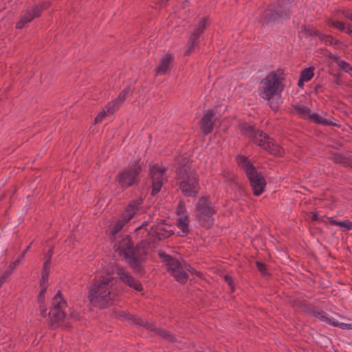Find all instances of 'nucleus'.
<instances>
[{
  "mask_svg": "<svg viewBox=\"0 0 352 352\" xmlns=\"http://www.w3.org/2000/svg\"><path fill=\"white\" fill-rule=\"evenodd\" d=\"M319 87H320V86L318 85V86H316V89H319Z\"/></svg>",
  "mask_w": 352,
  "mask_h": 352,
  "instance_id": "nucleus-61",
  "label": "nucleus"
},
{
  "mask_svg": "<svg viewBox=\"0 0 352 352\" xmlns=\"http://www.w3.org/2000/svg\"><path fill=\"white\" fill-rule=\"evenodd\" d=\"M160 256L164 258V262L165 263L168 272H169L177 282L182 284H184L187 282L189 274H192L196 272L184 260H178L164 253H160Z\"/></svg>",
  "mask_w": 352,
  "mask_h": 352,
  "instance_id": "nucleus-6",
  "label": "nucleus"
},
{
  "mask_svg": "<svg viewBox=\"0 0 352 352\" xmlns=\"http://www.w3.org/2000/svg\"><path fill=\"white\" fill-rule=\"evenodd\" d=\"M346 32L349 34H352V28L348 26Z\"/></svg>",
  "mask_w": 352,
  "mask_h": 352,
  "instance_id": "nucleus-57",
  "label": "nucleus"
},
{
  "mask_svg": "<svg viewBox=\"0 0 352 352\" xmlns=\"http://www.w3.org/2000/svg\"><path fill=\"white\" fill-rule=\"evenodd\" d=\"M166 168L157 165L150 166L149 176L152 181V195L158 193L162 185L167 182Z\"/></svg>",
  "mask_w": 352,
  "mask_h": 352,
  "instance_id": "nucleus-12",
  "label": "nucleus"
},
{
  "mask_svg": "<svg viewBox=\"0 0 352 352\" xmlns=\"http://www.w3.org/2000/svg\"><path fill=\"white\" fill-rule=\"evenodd\" d=\"M67 307V302L64 300L60 291L55 294L52 300V307L48 314L49 325L52 329H56L63 326V328L69 327L67 322L63 323V320L66 317L65 309Z\"/></svg>",
  "mask_w": 352,
  "mask_h": 352,
  "instance_id": "nucleus-7",
  "label": "nucleus"
},
{
  "mask_svg": "<svg viewBox=\"0 0 352 352\" xmlns=\"http://www.w3.org/2000/svg\"><path fill=\"white\" fill-rule=\"evenodd\" d=\"M115 273L118 278L128 287L141 292L143 290L140 281L133 277L131 274L123 267L118 266L115 269Z\"/></svg>",
  "mask_w": 352,
  "mask_h": 352,
  "instance_id": "nucleus-13",
  "label": "nucleus"
},
{
  "mask_svg": "<svg viewBox=\"0 0 352 352\" xmlns=\"http://www.w3.org/2000/svg\"><path fill=\"white\" fill-rule=\"evenodd\" d=\"M293 109L296 113L302 118H309L310 116L311 111L307 107L294 105L293 106Z\"/></svg>",
  "mask_w": 352,
  "mask_h": 352,
  "instance_id": "nucleus-25",
  "label": "nucleus"
},
{
  "mask_svg": "<svg viewBox=\"0 0 352 352\" xmlns=\"http://www.w3.org/2000/svg\"><path fill=\"white\" fill-rule=\"evenodd\" d=\"M45 292H46V287H43V288H42V289L41 290V292L38 294V302L40 304H42L44 302V294H45Z\"/></svg>",
  "mask_w": 352,
  "mask_h": 352,
  "instance_id": "nucleus-45",
  "label": "nucleus"
},
{
  "mask_svg": "<svg viewBox=\"0 0 352 352\" xmlns=\"http://www.w3.org/2000/svg\"><path fill=\"white\" fill-rule=\"evenodd\" d=\"M147 225H148L147 221H144L140 226H139L138 228H137L135 229V232L137 234L140 233L144 228V227L146 226Z\"/></svg>",
  "mask_w": 352,
  "mask_h": 352,
  "instance_id": "nucleus-49",
  "label": "nucleus"
},
{
  "mask_svg": "<svg viewBox=\"0 0 352 352\" xmlns=\"http://www.w3.org/2000/svg\"><path fill=\"white\" fill-rule=\"evenodd\" d=\"M327 22L329 26L336 28L340 31H343L345 30V25L342 22L337 21H332L330 19H329L327 21Z\"/></svg>",
  "mask_w": 352,
  "mask_h": 352,
  "instance_id": "nucleus-33",
  "label": "nucleus"
},
{
  "mask_svg": "<svg viewBox=\"0 0 352 352\" xmlns=\"http://www.w3.org/2000/svg\"><path fill=\"white\" fill-rule=\"evenodd\" d=\"M223 176L229 181L234 180L235 177V175L233 173L229 171H224L223 173Z\"/></svg>",
  "mask_w": 352,
  "mask_h": 352,
  "instance_id": "nucleus-44",
  "label": "nucleus"
},
{
  "mask_svg": "<svg viewBox=\"0 0 352 352\" xmlns=\"http://www.w3.org/2000/svg\"><path fill=\"white\" fill-rule=\"evenodd\" d=\"M174 65L173 54L168 52L160 59L159 63L155 67V76L168 75Z\"/></svg>",
  "mask_w": 352,
  "mask_h": 352,
  "instance_id": "nucleus-17",
  "label": "nucleus"
},
{
  "mask_svg": "<svg viewBox=\"0 0 352 352\" xmlns=\"http://www.w3.org/2000/svg\"><path fill=\"white\" fill-rule=\"evenodd\" d=\"M312 315L314 317L318 318V320L325 322L327 324H331L332 320L328 318L325 313L322 310L316 309L312 311Z\"/></svg>",
  "mask_w": 352,
  "mask_h": 352,
  "instance_id": "nucleus-28",
  "label": "nucleus"
},
{
  "mask_svg": "<svg viewBox=\"0 0 352 352\" xmlns=\"http://www.w3.org/2000/svg\"><path fill=\"white\" fill-rule=\"evenodd\" d=\"M342 14L344 16V17L352 21V13L349 11H342Z\"/></svg>",
  "mask_w": 352,
  "mask_h": 352,
  "instance_id": "nucleus-51",
  "label": "nucleus"
},
{
  "mask_svg": "<svg viewBox=\"0 0 352 352\" xmlns=\"http://www.w3.org/2000/svg\"><path fill=\"white\" fill-rule=\"evenodd\" d=\"M314 76V68L308 67L307 69H303L300 72V78L305 80V81L310 80Z\"/></svg>",
  "mask_w": 352,
  "mask_h": 352,
  "instance_id": "nucleus-30",
  "label": "nucleus"
},
{
  "mask_svg": "<svg viewBox=\"0 0 352 352\" xmlns=\"http://www.w3.org/2000/svg\"><path fill=\"white\" fill-rule=\"evenodd\" d=\"M338 65L339 66V67L344 70L345 72H347V73H350L351 72H352V67L346 61H344V60H340V61H338Z\"/></svg>",
  "mask_w": 352,
  "mask_h": 352,
  "instance_id": "nucleus-38",
  "label": "nucleus"
},
{
  "mask_svg": "<svg viewBox=\"0 0 352 352\" xmlns=\"http://www.w3.org/2000/svg\"><path fill=\"white\" fill-rule=\"evenodd\" d=\"M174 233L172 226L165 223V221L162 220L156 225L153 226L150 231L146 232V235L149 234L156 237L158 240L162 241L168 238Z\"/></svg>",
  "mask_w": 352,
  "mask_h": 352,
  "instance_id": "nucleus-16",
  "label": "nucleus"
},
{
  "mask_svg": "<svg viewBox=\"0 0 352 352\" xmlns=\"http://www.w3.org/2000/svg\"><path fill=\"white\" fill-rule=\"evenodd\" d=\"M149 242L142 240L135 247L133 246L129 235L121 239L116 240L113 248L126 260L128 265L135 272L140 274L144 273L143 264L146 261Z\"/></svg>",
  "mask_w": 352,
  "mask_h": 352,
  "instance_id": "nucleus-2",
  "label": "nucleus"
},
{
  "mask_svg": "<svg viewBox=\"0 0 352 352\" xmlns=\"http://www.w3.org/2000/svg\"><path fill=\"white\" fill-rule=\"evenodd\" d=\"M311 219L313 221H317L318 219V215L317 213H312Z\"/></svg>",
  "mask_w": 352,
  "mask_h": 352,
  "instance_id": "nucleus-56",
  "label": "nucleus"
},
{
  "mask_svg": "<svg viewBox=\"0 0 352 352\" xmlns=\"http://www.w3.org/2000/svg\"><path fill=\"white\" fill-rule=\"evenodd\" d=\"M143 199L140 197L131 201L126 207L120 218L118 219L111 228V234L116 240V234L122 229L124 226L129 222L138 210L139 206L142 204Z\"/></svg>",
  "mask_w": 352,
  "mask_h": 352,
  "instance_id": "nucleus-10",
  "label": "nucleus"
},
{
  "mask_svg": "<svg viewBox=\"0 0 352 352\" xmlns=\"http://www.w3.org/2000/svg\"><path fill=\"white\" fill-rule=\"evenodd\" d=\"M116 280L109 275L99 276L89 287L87 298L95 307L104 309L111 306L117 297Z\"/></svg>",
  "mask_w": 352,
  "mask_h": 352,
  "instance_id": "nucleus-1",
  "label": "nucleus"
},
{
  "mask_svg": "<svg viewBox=\"0 0 352 352\" xmlns=\"http://www.w3.org/2000/svg\"><path fill=\"white\" fill-rule=\"evenodd\" d=\"M339 81H340L339 78H336L335 82L338 85L339 84Z\"/></svg>",
  "mask_w": 352,
  "mask_h": 352,
  "instance_id": "nucleus-59",
  "label": "nucleus"
},
{
  "mask_svg": "<svg viewBox=\"0 0 352 352\" xmlns=\"http://www.w3.org/2000/svg\"><path fill=\"white\" fill-rule=\"evenodd\" d=\"M304 31L309 36H318V38L320 39L321 36L323 35V34H321L318 30H313V29H311V28H307V27H305Z\"/></svg>",
  "mask_w": 352,
  "mask_h": 352,
  "instance_id": "nucleus-39",
  "label": "nucleus"
},
{
  "mask_svg": "<svg viewBox=\"0 0 352 352\" xmlns=\"http://www.w3.org/2000/svg\"><path fill=\"white\" fill-rule=\"evenodd\" d=\"M239 166L245 172L248 178L253 193L258 196L263 192L266 187V181L261 172H258L255 166L244 156H238Z\"/></svg>",
  "mask_w": 352,
  "mask_h": 352,
  "instance_id": "nucleus-5",
  "label": "nucleus"
},
{
  "mask_svg": "<svg viewBox=\"0 0 352 352\" xmlns=\"http://www.w3.org/2000/svg\"><path fill=\"white\" fill-rule=\"evenodd\" d=\"M144 169L143 164L139 160L129 163L127 167L122 169L115 177V183L122 190L138 186L140 182V175Z\"/></svg>",
  "mask_w": 352,
  "mask_h": 352,
  "instance_id": "nucleus-4",
  "label": "nucleus"
},
{
  "mask_svg": "<svg viewBox=\"0 0 352 352\" xmlns=\"http://www.w3.org/2000/svg\"><path fill=\"white\" fill-rule=\"evenodd\" d=\"M30 248V245H28L25 250L19 256L18 258L16 261H19V263H21V261L24 258L26 252L29 250Z\"/></svg>",
  "mask_w": 352,
  "mask_h": 352,
  "instance_id": "nucleus-48",
  "label": "nucleus"
},
{
  "mask_svg": "<svg viewBox=\"0 0 352 352\" xmlns=\"http://www.w3.org/2000/svg\"><path fill=\"white\" fill-rule=\"evenodd\" d=\"M116 318L120 320H127L130 323L138 326H142L146 329L153 331L156 335L160 336L168 342H173L175 341L174 336L170 332L164 329L157 328L153 324L144 320L143 318H139L137 316L131 315L124 311H120L116 313Z\"/></svg>",
  "mask_w": 352,
  "mask_h": 352,
  "instance_id": "nucleus-8",
  "label": "nucleus"
},
{
  "mask_svg": "<svg viewBox=\"0 0 352 352\" xmlns=\"http://www.w3.org/2000/svg\"><path fill=\"white\" fill-rule=\"evenodd\" d=\"M50 6V2L43 1L32 8V10H27L22 16L20 21L16 23L17 29H22L25 24L31 22L34 18L39 17L43 10Z\"/></svg>",
  "mask_w": 352,
  "mask_h": 352,
  "instance_id": "nucleus-14",
  "label": "nucleus"
},
{
  "mask_svg": "<svg viewBox=\"0 0 352 352\" xmlns=\"http://www.w3.org/2000/svg\"><path fill=\"white\" fill-rule=\"evenodd\" d=\"M253 141L274 155L279 156L283 153V148L261 131L258 130L256 133L254 134Z\"/></svg>",
  "mask_w": 352,
  "mask_h": 352,
  "instance_id": "nucleus-11",
  "label": "nucleus"
},
{
  "mask_svg": "<svg viewBox=\"0 0 352 352\" xmlns=\"http://www.w3.org/2000/svg\"><path fill=\"white\" fill-rule=\"evenodd\" d=\"M107 114H109V112L107 111V109L104 107V109H103L102 111H101L98 115L96 117L95 120H94V123L96 124L99 122H101L104 118L105 116L107 115Z\"/></svg>",
  "mask_w": 352,
  "mask_h": 352,
  "instance_id": "nucleus-40",
  "label": "nucleus"
},
{
  "mask_svg": "<svg viewBox=\"0 0 352 352\" xmlns=\"http://www.w3.org/2000/svg\"><path fill=\"white\" fill-rule=\"evenodd\" d=\"M177 226L180 230L179 236H186L189 232V220L188 216L179 217L177 220Z\"/></svg>",
  "mask_w": 352,
  "mask_h": 352,
  "instance_id": "nucleus-23",
  "label": "nucleus"
},
{
  "mask_svg": "<svg viewBox=\"0 0 352 352\" xmlns=\"http://www.w3.org/2000/svg\"><path fill=\"white\" fill-rule=\"evenodd\" d=\"M53 254V248H50L45 255V262L51 263V259Z\"/></svg>",
  "mask_w": 352,
  "mask_h": 352,
  "instance_id": "nucleus-46",
  "label": "nucleus"
},
{
  "mask_svg": "<svg viewBox=\"0 0 352 352\" xmlns=\"http://www.w3.org/2000/svg\"><path fill=\"white\" fill-rule=\"evenodd\" d=\"M129 89H124L122 90L118 96L117 98L113 100L111 102L108 103L105 108L107 109V111L109 114H113L116 111H117L120 106L124 102L128 94H129Z\"/></svg>",
  "mask_w": 352,
  "mask_h": 352,
  "instance_id": "nucleus-21",
  "label": "nucleus"
},
{
  "mask_svg": "<svg viewBox=\"0 0 352 352\" xmlns=\"http://www.w3.org/2000/svg\"><path fill=\"white\" fill-rule=\"evenodd\" d=\"M208 22L207 18H203L199 23L198 27L194 30V32L199 35L204 33L206 27L208 26Z\"/></svg>",
  "mask_w": 352,
  "mask_h": 352,
  "instance_id": "nucleus-31",
  "label": "nucleus"
},
{
  "mask_svg": "<svg viewBox=\"0 0 352 352\" xmlns=\"http://www.w3.org/2000/svg\"><path fill=\"white\" fill-rule=\"evenodd\" d=\"M331 324L335 327H340L342 329H352L351 324H347L344 322H338L332 320Z\"/></svg>",
  "mask_w": 352,
  "mask_h": 352,
  "instance_id": "nucleus-42",
  "label": "nucleus"
},
{
  "mask_svg": "<svg viewBox=\"0 0 352 352\" xmlns=\"http://www.w3.org/2000/svg\"><path fill=\"white\" fill-rule=\"evenodd\" d=\"M346 166L352 168V158H349V162L347 163Z\"/></svg>",
  "mask_w": 352,
  "mask_h": 352,
  "instance_id": "nucleus-58",
  "label": "nucleus"
},
{
  "mask_svg": "<svg viewBox=\"0 0 352 352\" xmlns=\"http://www.w3.org/2000/svg\"><path fill=\"white\" fill-rule=\"evenodd\" d=\"M47 279L44 280V279L43 278V275H41V281H40L41 287H42L43 288V287H45L44 286V285L46 283V282H47Z\"/></svg>",
  "mask_w": 352,
  "mask_h": 352,
  "instance_id": "nucleus-55",
  "label": "nucleus"
},
{
  "mask_svg": "<svg viewBox=\"0 0 352 352\" xmlns=\"http://www.w3.org/2000/svg\"><path fill=\"white\" fill-rule=\"evenodd\" d=\"M309 119L313 120L314 122L317 124H320L326 126L332 125L331 121L326 120L325 118L321 117L319 114L316 113H310Z\"/></svg>",
  "mask_w": 352,
  "mask_h": 352,
  "instance_id": "nucleus-27",
  "label": "nucleus"
},
{
  "mask_svg": "<svg viewBox=\"0 0 352 352\" xmlns=\"http://www.w3.org/2000/svg\"><path fill=\"white\" fill-rule=\"evenodd\" d=\"M178 184L182 194L186 197H195L199 192V181L194 180L193 178L188 183L182 181L178 182Z\"/></svg>",
  "mask_w": 352,
  "mask_h": 352,
  "instance_id": "nucleus-19",
  "label": "nucleus"
},
{
  "mask_svg": "<svg viewBox=\"0 0 352 352\" xmlns=\"http://www.w3.org/2000/svg\"><path fill=\"white\" fill-rule=\"evenodd\" d=\"M284 80L282 69L270 72L261 80V86L258 90L259 96L270 101L274 96L280 95L285 87L283 83Z\"/></svg>",
  "mask_w": 352,
  "mask_h": 352,
  "instance_id": "nucleus-3",
  "label": "nucleus"
},
{
  "mask_svg": "<svg viewBox=\"0 0 352 352\" xmlns=\"http://www.w3.org/2000/svg\"><path fill=\"white\" fill-rule=\"evenodd\" d=\"M256 265L258 270H259V272L262 274H263V275L268 274V272H267V267H266L265 264H264L263 263H261L260 261H256Z\"/></svg>",
  "mask_w": 352,
  "mask_h": 352,
  "instance_id": "nucleus-41",
  "label": "nucleus"
},
{
  "mask_svg": "<svg viewBox=\"0 0 352 352\" xmlns=\"http://www.w3.org/2000/svg\"><path fill=\"white\" fill-rule=\"evenodd\" d=\"M39 310H40V312H41V314L43 316H46V311H47V309L45 306H42L41 305L40 307H39Z\"/></svg>",
  "mask_w": 352,
  "mask_h": 352,
  "instance_id": "nucleus-53",
  "label": "nucleus"
},
{
  "mask_svg": "<svg viewBox=\"0 0 352 352\" xmlns=\"http://www.w3.org/2000/svg\"><path fill=\"white\" fill-rule=\"evenodd\" d=\"M195 212L196 218L201 226L210 227L212 224V216L216 213V210L211 204L208 197L204 196L198 200Z\"/></svg>",
  "mask_w": 352,
  "mask_h": 352,
  "instance_id": "nucleus-9",
  "label": "nucleus"
},
{
  "mask_svg": "<svg viewBox=\"0 0 352 352\" xmlns=\"http://www.w3.org/2000/svg\"><path fill=\"white\" fill-rule=\"evenodd\" d=\"M168 1L169 0H159L158 2L157 3V4L158 6H160V8H162V7L165 6L167 4Z\"/></svg>",
  "mask_w": 352,
  "mask_h": 352,
  "instance_id": "nucleus-52",
  "label": "nucleus"
},
{
  "mask_svg": "<svg viewBox=\"0 0 352 352\" xmlns=\"http://www.w3.org/2000/svg\"><path fill=\"white\" fill-rule=\"evenodd\" d=\"M304 82H306V81L300 77L298 82V86L299 87H302L304 85Z\"/></svg>",
  "mask_w": 352,
  "mask_h": 352,
  "instance_id": "nucleus-54",
  "label": "nucleus"
},
{
  "mask_svg": "<svg viewBox=\"0 0 352 352\" xmlns=\"http://www.w3.org/2000/svg\"><path fill=\"white\" fill-rule=\"evenodd\" d=\"M320 40L324 41L326 44L329 43L330 45H336L339 43V41L333 38L329 35H322L320 37Z\"/></svg>",
  "mask_w": 352,
  "mask_h": 352,
  "instance_id": "nucleus-34",
  "label": "nucleus"
},
{
  "mask_svg": "<svg viewBox=\"0 0 352 352\" xmlns=\"http://www.w3.org/2000/svg\"><path fill=\"white\" fill-rule=\"evenodd\" d=\"M186 209L185 207V204L183 201H179L176 213L179 217H182L183 216H187L186 214Z\"/></svg>",
  "mask_w": 352,
  "mask_h": 352,
  "instance_id": "nucleus-36",
  "label": "nucleus"
},
{
  "mask_svg": "<svg viewBox=\"0 0 352 352\" xmlns=\"http://www.w3.org/2000/svg\"><path fill=\"white\" fill-rule=\"evenodd\" d=\"M50 264H51V263H48V262H44V263H43L41 275H43V278L44 280L48 279V276H49L50 271Z\"/></svg>",
  "mask_w": 352,
  "mask_h": 352,
  "instance_id": "nucleus-37",
  "label": "nucleus"
},
{
  "mask_svg": "<svg viewBox=\"0 0 352 352\" xmlns=\"http://www.w3.org/2000/svg\"><path fill=\"white\" fill-rule=\"evenodd\" d=\"M270 106L275 111L278 109V104L276 102L271 101L270 102Z\"/></svg>",
  "mask_w": 352,
  "mask_h": 352,
  "instance_id": "nucleus-50",
  "label": "nucleus"
},
{
  "mask_svg": "<svg viewBox=\"0 0 352 352\" xmlns=\"http://www.w3.org/2000/svg\"><path fill=\"white\" fill-rule=\"evenodd\" d=\"M199 36L200 35L194 32L190 34L187 44L188 47L185 52L186 55L189 56L191 54L194 52L195 49L199 46Z\"/></svg>",
  "mask_w": 352,
  "mask_h": 352,
  "instance_id": "nucleus-22",
  "label": "nucleus"
},
{
  "mask_svg": "<svg viewBox=\"0 0 352 352\" xmlns=\"http://www.w3.org/2000/svg\"><path fill=\"white\" fill-rule=\"evenodd\" d=\"M191 177H192V179L193 178L194 180L199 181L198 176L196 174V173H190L189 175H188L178 177L177 180H178V182L184 181L185 182L188 183V182H190V180H191Z\"/></svg>",
  "mask_w": 352,
  "mask_h": 352,
  "instance_id": "nucleus-35",
  "label": "nucleus"
},
{
  "mask_svg": "<svg viewBox=\"0 0 352 352\" xmlns=\"http://www.w3.org/2000/svg\"><path fill=\"white\" fill-rule=\"evenodd\" d=\"M225 281L230 286L232 291H233V283L232 280V277L228 275L224 276Z\"/></svg>",
  "mask_w": 352,
  "mask_h": 352,
  "instance_id": "nucleus-47",
  "label": "nucleus"
},
{
  "mask_svg": "<svg viewBox=\"0 0 352 352\" xmlns=\"http://www.w3.org/2000/svg\"><path fill=\"white\" fill-rule=\"evenodd\" d=\"M331 225L338 226L340 227H344L346 230H350L352 229V222L349 221H338L336 220H332L330 221Z\"/></svg>",
  "mask_w": 352,
  "mask_h": 352,
  "instance_id": "nucleus-32",
  "label": "nucleus"
},
{
  "mask_svg": "<svg viewBox=\"0 0 352 352\" xmlns=\"http://www.w3.org/2000/svg\"><path fill=\"white\" fill-rule=\"evenodd\" d=\"M190 173H195L192 163L186 157H179L178 159V166L177 168V178L188 175Z\"/></svg>",
  "mask_w": 352,
  "mask_h": 352,
  "instance_id": "nucleus-20",
  "label": "nucleus"
},
{
  "mask_svg": "<svg viewBox=\"0 0 352 352\" xmlns=\"http://www.w3.org/2000/svg\"><path fill=\"white\" fill-rule=\"evenodd\" d=\"M289 15V9L280 5L276 9L269 8L265 10L261 20L263 23H271L280 19L287 18Z\"/></svg>",
  "mask_w": 352,
  "mask_h": 352,
  "instance_id": "nucleus-15",
  "label": "nucleus"
},
{
  "mask_svg": "<svg viewBox=\"0 0 352 352\" xmlns=\"http://www.w3.org/2000/svg\"><path fill=\"white\" fill-rule=\"evenodd\" d=\"M239 128L243 133L248 135L252 140L254 134L257 132L254 127L248 123H243L240 124Z\"/></svg>",
  "mask_w": 352,
  "mask_h": 352,
  "instance_id": "nucleus-26",
  "label": "nucleus"
},
{
  "mask_svg": "<svg viewBox=\"0 0 352 352\" xmlns=\"http://www.w3.org/2000/svg\"><path fill=\"white\" fill-rule=\"evenodd\" d=\"M214 114L212 110H207L204 112L200 121V130L204 135L211 133L214 129Z\"/></svg>",
  "mask_w": 352,
  "mask_h": 352,
  "instance_id": "nucleus-18",
  "label": "nucleus"
},
{
  "mask_svg": "<svg viewBox=\"0 0 352 352\" xmlns=\"http://www.w3.org/2000/svg\"><path fill=\"white\" fill-rule=\"evenodd\" d=\"M332 160L336 164H342L346 166L347 163L349 162V158L342 154H334L332 157Z\"/></svg>",
  "mask_w": 352,
  "mask_h": 352,
  "instance_id": "nucleus-29",
  "label": "nucleus"
},
{
  "mask_svg": "<svg viewBox=\"0 0 352 352\" xmlns=\"http://www.w3.org/2000/svg\"><path fill=\"white\" fill-rule=\"evenodd\" d=\"M69 318H71L73 320H78L80 319V315L75 310H71L69 313Z\"/></svg>",
  "mask_w": 352,
  "mask_h": 352,
  "instance_id": "nucleus-43",
  "label": "nucleus"
},
{
  "mask_svg": "<svg viewBox=\"0 0 352 352\" xmlns=\"http://www.w3.org/2000/svg\"><path fill=\"white\" fill-rule=\"evenodd\" d=\"M19 265V261H14L12 262L10 264L8 269L7 270H6L5 272H3L0 275V287H1L2 284L6 280L8 277L12 274V272L15 269V267Z\"/></svg>",
  "mask_w": 352,
  "mask_h": 352,
  "instance_id": "nucleus-24",
  "label": "nucleus"
},
{
  "mask_svg": "<svg viewBox=\"0 0 352 352\" xmlns=\"http://www.w3.org/2000/svg\"><path fill=\"white\" fill-rule=\"evenodd\" d=\"M319 87H320V86L318 85V86H316V89H319Z\"/></svg>",
  "mask_w": 352,
  "mask_h": 352,
  "instance_id": "nucleus-60",
  "label": "nucleus"
}]
</instances>
